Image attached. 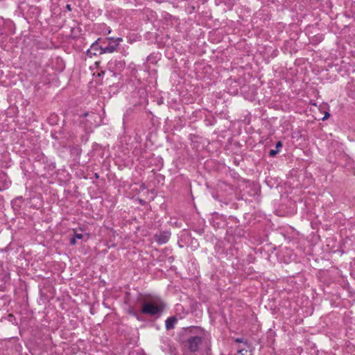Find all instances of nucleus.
<instances>
[{
    "mask_svg": "<svg viewBox=\"0 0 355 355\" xmlns=\"http://www.w3.org/2000/svg\"><path fill=\"white\" fill-rule=\"evenodd\" d=\"M329 116V114L328 112L326 113L325 116L322 118V120H326Z\"/></svg>",
    "mask_w": 355,
    "mask_h": 355,
    "instance_id": "nucleus-20",
    "label": "nucleus"
},
{
    "mask_svg": "<svg viewBox=\"0 0 355 355\" xmlns=\"http://www.w3.org/2000/svg\"><path fill=\"white\" fill-rule=\"evenodd\" d=\"M178 318L175 316H172L166 319L165 321L166 329L168 331L174 329L175 324L178 322Z\"/></svg>",
    "mask_w": 355,
    "mask_h": 355,
    "instance_id": "nucleus-9",
    "label": "nucleus"
},
{
    "mask_svg": "<svg viewBox=\"0 0 355 355\" xmlns=\"http://www.w3.org/2000/svg\"><path fill=\"white\" fill-rule=\"evenodd\" d=\"M108 43L106 45H103V51L105 53H112L114 52L120 42L123 41L122 37H107L105 39Z\"/></svg>",
    "mask_w": 355,
    "mask_h": 355,
    "instance_id": "nucleus-3",
    "label": "nucleus"
},
{
    "mask_svg": "<svg viewBox=\"0 0 355 355\" xmlns=\"http://www.w3.org/2000/svg\"><path fill=\"white\" fill-rule=\"evenodd\" d=\"M276 148H279L282 147V141H277L275 146Z\"/></svg>",
    "mask_w": 355,
    "mask_h": 355,
    "instance_id": "nucleus-16",
    "label": "nucleus"
},
{
    "mask_svg": "<svg viewBox=\"0 0 355 355\" xmlns=\"http://www.w3.org/2000/svg\"><path fill=\"white\" fill-rule=\"evenodd\" d=\"M8 319L9 321L12 322V320L14 319V316L12 314L8 315Z\"/></svg>",
    "mask_w": 355,
    "mask_h": 355,
    "instance_id": "nucleus-17",
    "label": "nucleus"
},
{
    "mask_svg": "<svg viewBox=\"0 0 355 355\" xmlns=\"http://www.w3.org/2000/svg\"><path fill=\"white\" fill-rule=\"evenodd\" d=\"M101 39L98 38L92 44L90 48L87 51V55L89 58H92L94 55H96L97 54H103L105 53L103 51V45L100 44Z\"/></svg>",
    "mask_w": 355,
    "mask_h": 355,
    "instance_id": "nucleus-4",
    "label": "nucleus"
},
{
    "mask_svg": "<svg viewBox=\"0 0 355 355\" xmlns=\"http://www.w3.org/2000/svg\"><path fill=\"white\" fill-rule=\"evenodd\" d=\"M190 333H195V334L201 333V331L199 329L198 327H193L190 330Z\"/></svg>",
    "mask_w": 355,
    "mask_h": 355,
    "instance_id": "nucleus-11",
    "label": "nucleus"
},
{
    "mask_svg": "<svg viewBox=\"0 0 355 355\" xmlns=\"http://www.w3.org/2000/svg\"><path fill=\"white\" fill-rule=\"evenodd\" d=\"M66 8H67V10L68 11H71V5L67 4V5L66 6Z\"/></svg>",
    "mask_w": 355,
    "mask_h": 355,
    "instance_id": "nucleus-19",
    "label": "nucleus"
},
{
    "mask_svg": "<svg viewBox=\"0 0 355 355\" xmlns=\"http://www.w3.org/2000/svg\"><path fill=\"white\" fill-rule=\"evenodd\" d=\"M74 237L76 239H83L84 238V235L83 234H80V233H77L76 232H75L74 233Z\"/></svg>",
    "mask_w": 355,
    "mask_h": 355,
    "instance_id": "nucleus-12",
    "label": "nucleus"
},
{
    "mask_svg": "<svg viewBox=\"0 0 355 355\" xmlns=\"http://www.w3.org/2000/svg\"><path fill=\"white\" fill-rule=\"evenodd\" d=\"M171 232L168 231H164L159 232V234H156L155 235V241L159 245L164 244L167 243L170 239Z\"/></svg>",
    "mask_w": 355,
    "mask_h": 355,
    "instance_id": "nucleus-7",
    "label": "nucleus"
},
{
    "mask_svg": "<svg viewBox=\"0 0 355 355\" xmlns=\"http://www.w3.org/2000/svg\"><path fill=\"white\" fill-rule=\"evenodd\" d=\"M153 58V54H151V55H150L147 58V60H148V61H150V60H151V59H152Z\"/></svg>",
    "mask_w": 355,
    "mask_h": 355,
    "instance_id": "nucleus-21",
    "label": "nucleus"
},
{
    "mask_svg": "<svg viewBox=\"0 0 355 355\" xmlns=\"http://www.w3.org/2000/svg\"><path fill=\"white\" fill-rule=\"evenodd\" d=\"M182 346L191 352H198L203 343V338L200 336H190L182 341Z\"/></svg>",
    "mask_w": 355,
    "mask_h": 355,
    "instance_id": "nucleus-2",
    "label": "nucleus"
},
{
    "mask_svg": "<svg viewBox=\"0 0 355 355\" xmlns=\"http://www.w3.org/2000/svg\"><path fill=\"white\" fill-rule=\"evenodd\" d=\"M129 314L136 317L137 319L139 318V315L137 312H135L133 309H130L128 311Z\"/></svg>",
    "mask_w": 355,
    "mask_h": 355,
    "instance_id": "nucleus-14",
    "label": "nucleus"
},
{
    "mask_svg": "<svg viewBox=\"0 0 355 355\" xmlns=\"http://www.w3.org/2000/svg\"><path fill=\"white\" fill-rule=\"evenodd\" d=\"M76 239L73 236L72 238H71L70 239V244L71 245H75L76 243Z\"/></svg>",
    "mask_w": 355,
    "mask_h": 355,
    "instance_id": "nucleus-15",
    "label": "nucleus"
},
{
    "mask_svg": "<svg viewBox=\"0 0 355 355\" xmlns=\"http://www.w3.org/2000/svg\"><path fill=\"white\" fill-rule=\"evenodd\" d=\"M235 341L239 343H243L245 347H241L238 349V355H252L250 348L252 344L248 340L244 338H236Z\"/></svg>",
    "mask_w": 355,
    "mask_h": 355,
    "instance_id": "nucleus-6",
    "label": "nucleus"
},
{
    "mask_svg": "<svg viewBox=\"0 0 355 355\" xmlns=\"http://www.w3.org/2000/svg\"><path fill=\"white\" fill-rule=\"evenodd\" d=\"M35 159L40 162H44L46 160V157L44 155V154L40 153L37 156V157H35Z\"/></svg>",
    "mask_w": 355,
    "mask_h": 355,
    "instance_id": "nucleus-10",
    "label": "nucleus"
},
{
    "mask_svg": "<svg viewBox=\"0 0 355 355\" xmlns=\"http://www.w3.org/2000/svg\"><path fill=\"white\" fill-rule=\"evenodd\" d=\"M128 337H125L126 343L125 345L127 347H133L137 345L139 336L136 334H128Z\"/></svg>",
    "mask_w": 355,
    "mask_h": 355,
    "instance_id": "nucleus-8",
    "label": "nucleus"
},
{
    "mask_svg": "<svg viewBox=\"0 0 355 355\" xmlns=\"http://www.w3.org/2000/svg\"><path fill=\"white\" fill-rule=\"evenodd\" d=\"M279 150H275V149H272L269 152V155L270 157H275L279 153Z\"/></svg>",
    "mask_w": 355,
    "mask_h": 355,
    "instance_id": "nucleus-13",
    "label": "nucleus"
},
{
    "mask_svg": "<svg viewBox=\"0 0 355 355\" xmlns=\"http://www.w3.org/2000/svg\"><path fill=\"white\" fill-rule=\"evenodd\" d=\"M125 67V62L123 60H111L107 63V68L114 73H119Z\"/></svg>",
    "mask_w": 355,
    "mask_h": 355,
    "instance_id": "nucleus-5",
    "label": "nucleus"
},
{
    "mask_svg": "<svg viewBox=\"0 0 355 355\" xmlns=\"http://www.w3.org/2000/svg\"><path fill=\"white\" fill-rule=\"evenodd\" d=\"M165 309V304L161 297L147 295L141 300V313L149 316L160 315Z\"/></svg>",
    "mask_w": 355,
    "mask_h": 355,
    "instance_id": "nucleus-1",
    "label": "nucleus"
},
{
    "mask_svg": "<svg viewBox=\"0 0 355 355\" xmlns=\"http://www.w3.org/2000/svg\"><path fill=\"white\" fill-rule=\"evenodd\" d=\"M111 33V29L108 27L106 28V30L105 31V34H110Z\"/></svg>",
    "mask_w": 355,
    "mask_h": 355,
    "instance_id": "nucleus-18",
    "label": "nucleus"
}]
</instances>
